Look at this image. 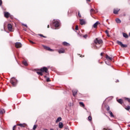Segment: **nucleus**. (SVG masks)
<instances>
[{"label":"nucleus","instance_id":"nucleus-1","mask_svg":"<svg viewBox=\"0 0 130 130\" xmlns=\"http://www.w3.org/2000/svg\"><path fill=\"white\" fill-rule=\"evenodd\" d=\"M102 40L101 39H96L94 40V43H95L96 45V48H100V47H101V46L102 45Z\"/></svg>","mask_w":130,"mask_h":130},{"label":"nucleus","instance_id":"nucleus-2","mask_svg":"<svg viewBox=\"0 0 130 130\" xmlns=\"http://www.w3.org/2000/svg\"><path fill=\"white\" fill-rule=\"evenodd\" d=\"M40 72H37V73L38 75H40V76H43V73H47V71H48V69H47V68L46 67H43V68L40 69Z\"/></svg>","mask_w":130,"mask_h":130},{"label":"nucleus","instance_id":"nucleus-3","mask_svg":"<svg viewBox=\"0 0 130 130\" xmlns=\"http://www.w3.org/2000/svg\"><path fill=\"white\" fill-rule=\"evenodd\" d=\"M17 80L15 78H12L10 80V83L12 84V85L15 87L17 85Z\"/></svg>","mask_w":130,"mask_h":130},{"label":"nucleus","instance_id":"nucleus-4","mask_svg":"<svg viewBox=\"0 0 130 130\" xmlns=\"http://www.w3.org/2000/svg\"><path fill=\"white\" fill-rule=\"evenodd\" d=\"M53 25L56 28L57 27H59V25H60V23L59 21L56 20L53 23Z\"/></svg>","mask_w":130,"mask_h":130},{"label":"nucleus","instance_id":"nucleus-5","mask_svg":"<svg viewBox=\"0 0 130 130\" xmlns=\"http://www.w3.org/2000/svg\"><path fill=\"white\" fill-rule=\"evenodd\" d=\"M4 16L5 18H8L10 17L11 19H13V16L11 15L9 12H4Z\"/></svg>","mask_w":130,"mask_h":130},{"label":"nucleus","instance_id":"nucleus-6","mask_svg":"<svg viewBox=\"0 0 130 130\" xmlns=\"http://www.w3.org/2000/svg\"><path fill=\"white\" fill-rule=\"evenodd\" d=\"M117 43L119 45H120L121 47H122V48L127 47V45H124V44H122V42H120L119 41H117Z\"/></svg>","mask_w":130,"mask_h":130},{"label":"nucleus","instance_id":"nucleus-7","mask_svg":"<svg viewBox=\"0 0 130 130\" xmlns=\"http://www.w3.org/2000/svg\"><path fill=\"white\" fill-rule=\"evenodd\" d=\"M43 47H44V48L45 49H46V50H48L49 51H54V50L50 49V47H47V46H44V45H43Z\"/></svg>","mask_w":130,"mask_h":130},{"label":"nucleus","instance_id":"nucleus-8","mask_svg":"<svg viewBox=\"0 0 130 130\" xmlns=\"http://www.w3.org/2000/svg\"><path fill=\"white\" fill-rule=\"evenodd\" d=\"M8 29L11 32L13 31V26L11 24H8Z\"/></svg>","mask_w":130,"mask_h":130},{"label":"nucleus","instance_id":"nucleus-9","mask_svg":"<svg viewBox=\"0 0 130 130\" xmlns=\"http://www.w3.org/2000/svg\"><path fill=\"white\" fill-rule=\"evenodd\" d=\"M15 46L16 48H20V47H22V44L20 42H17L15 43Z\"/></svg>","mask_w":130,"mask_h":130},{"label":"nucleus","instance_id":"nucleus-10","mask_svg":"<svg viewBox=\"0 0 130 130\" xmlns=\"http://www.w3.org/2000/svg\"><path fill=\"white\" fill-rule=\"evenodd\" d=\"M17 125H18V126H20V127H26L27 124H26L25 123H19L17 124Z\"/></svg>","mask_w":130,"mask_h":130},{"label":"nucleus","instance_id":"nucleus-11","mask_svg":"<svg viewBox=\"0 0 130 130\" xmlns=\"http://www.w3.org/2000/svg\"><path fill=\"white\" fill-rule=\"evenodd\" d=\"M64 52H66V50H64L63 48H61L58 50L59 53H64Z\"/></svg>","mask_w":130,"mask_h":130},{"label":"nucleus","instance_id":"nucleus-12","mask_svg":"<svg viewBox=\"0 0 130 130\" xmlns=\"http://www.w3.org/2000/svg\"><path fill=\"white\" fill-rule=\"evenodd\" d=\"M73 96H76L78 93V90L77 89H74L72 91Z\"/></svg>","mask_w":130,"mask_h":130},{"label":"nucleus","instance_id":"nucleus-13","mask_svg":"<svg viewBox=\"0 0 130 130\" xmlns=\"http://www.w3.org/2000/svg\"><path fill=\"white\" fill-rule=\"evenodd\" d=\"M123 37L124 38L127 39L128 38V35L126 34L125 32H122Z\"/></svg>","mask_w":130,"mask_h":130},{"label":"nucleus","instance_id":"nucleus-14","mask_svg":"<svg viewBox=\"0 0 130 130\" xmlns=\"http://www.w3.org/2000/svg\"><path fill=\"white\" fill-rule=\"evenodd\" d=\"M81 25H85V20L84 19H79Z\"/></svg>","mask_w":130,"mask_h":130},{"label":"nucleus","instance_id":"nucleus-15","mask_svg":"<svg viewBox=\"0 0 130 130\" xmlns=\"http://www.w3.org/2000/svg\"><path fill=\"white\" fill-rule=\"evenodd\" d=\"M118 12H119V9H117L114 10L113 13L115 14V15H117V14H118Z\"/></svg>","mask_w":130,"mask_h":130},{"label":"nucleus","instance_id":"nucleus-16","mask_svg":"<svg viewBox=\"0 0 130 130\" xmlns=\"http://www.w3.org/2000/svg\"><path fill=\"white\" fill-rule=\"evenodd\" d=\"M106 58L107 59V60H109V61H110V60H112V57H110L108 55H106Z\"/></svg>","mask_w":130,"mask_h":130},{"label":"nucleus","instance_id":"nucleus-17","mask_svg":"<svg viewBox=\"0 0 130 130\" xmlns=\"http://www.w3.org/2000/svg\"><path fill=\"white\" fill-rule=\"evenodd\" d=\"M58 126L59 128H62V127H63V124L62 123V122H59Z\"/></svg>","mask_w":130,"mask_h":130},{"label":"nucleus","instance_id":"nucleus-18","mask_svg":"<svg viewBox=\"0 0 130 130\" xmlns=\"http://www.w3.org/2000/svg\"><path fill=\"white\" fill-rule=\"evenodd\" d=\"M63 45H64V46H70V44H69L68 43L66 42H63L62 43Z\"/></svg>","mask_w":130,"mask_h":130},{"label":"nucleus","instance_id":"nucleus-19","mask_svg":"<svg viewBox=\"0 0 130 130\" xmlns=\"http://www.w3.org/2000/svg\"><path fill=\"white\" fill-rule=\"evenodd\" d=\"M6 111L4 109H1L0 110V114H4V113H5Z\"/></svg>","mask_w":130,"mask_h":130},{"label":"nucleus","instance_id":"nucleus-20","mask_svg":"<svg viewBox=\"0 0 130 130\" xmlns=\"http://www.w3.org/2000/svg\"><path fill=\"white\" fill-rule=\"evenodd\" d=\"M99 24V22H98V21H97L96 23H95L93 25V28H96L97 27V26H98V24Z\"/></svg>","mask_w":130,"mask_h":130},{"label":"nucleus","instance_id":"nucleus-21","mask_svg":"<svg viewBox=\"0 0 130 130\" xmlns=\"http://www.w3.org/2000/svg\"><path fill=\"white\" fill-rule=\"evenodd\" d=\"M22 63H23V64H24V66H25L26 67H27V66H28V63L27 62V61H26V60L23 61Z\"/></svg>","mask_w":130,"mask_h":130},{"label":"nucleus","instance_id":"nucleus-22","mask_svg":"<svg viewBox=\"0 0 130 130\" xmlns=\"http://www.w3.org/2000/svg\"><path fill=\"white\" fill-rule=\"evenodd\" d=\"M59 121H61V117H60L57 118V120H56V122H59Z\"/></svg>","mask_w":130,"mask_h":130},{"label":"nucleus","instance_id":"nucleus-23","mask_svg":"<svg viewBox=\"0 0 130 130\" xmlns=\"http://www.w3.org/2000/svg\"><path fill=\"white\" fill-rule=\"evenodd\" d=\"M117 101L118 102V103H120V104H122L123 103L122 100L121 99L117 100Z\"/></svg>","mask_w":130,"mask_h":130},{"label":"nucleus","instance_id":"nucleus-24","mask_svg":"<svg viewBox=\"0 0 130 130\" xmlns=\"http://www.w3.org/2000/svg\"><path fill=\"white\" fill-rule=\"evenodd\" d=\"M115 21H116V23H121V20H120V19H119V18L116 19Z\"/></svg>","mask_w":130,"mask_h":130},{"label":"nucleus","instance_id":"nucleus-25","mask_svg":"<svg viewBox=\"0 0 130 130\" xmlns=\"http://www.w3.org/2000/svg\"><path fill=\"white\" fill-rule=\"evenodd\" d=\"M109 114L111 115V117H114V116L113 115V113H112V112L111 111H109Z\"/></svg>","mask_w":130,"mask_h":130},{"label":"nucleus","instance_id":"nucleus-26","mask_svg":"<svg viewBox=\"0 0 130 130\" xmlns=\"http://www.w3.org/2000/svg\"><path fill=\"white\" fill-rule=\"evenodd\" d=\"M92 13H96V12H95V10H94L93 9H91L90 10V15H92Z\"/></svg>","mask_w":130,"mask_h":130},{"label":"nucleus","instance_id":"nucleus-27","mask_svg":"<svg viewBox=\"0 0 130 130\" xmlns=\"http://www.w3.org/2000/svg\"><path fill=\"white\" fill-rule=\"evenodd\" d=\"M44 78H45L46 79H46L47 82H50V79H49V78H47V76H45Z\"/></svg>","mask_w":130,"mask_h":130},{"label":"nucleus","instance_id":"nucleus-28","mask_svg":"<svg viewBox=\"0 0 130 130\" xmlns=\"http://www.w3.org/2000/svg\"><path fill=\"white\" fill-rule=\"evenodd\" d=\"M80 106H81V107H84V106H85V105L84 104V103L83 102H80L79 103Z\"/></svg>","mask_w":130,"mask_h":130},{"label":"nucleus","instance_id":"nucleus-29","mask_svg":"<svg viewBox=\"0 0 130 130\" xmlns=\"http://www.w3.org/2000/svg\"><path fill=\"white\" fill-rule=\"evenodd\" d=\"M125 109H126V110H129L130 106H127V107H125Z\"/></svg>","mask_w":130,"mask_h":130},{"label":"nucleus","instance_id":"nucleus-30","mask_svg":"<svg viewBox=\"0 0 130 130\" xmlns=\"http://www.w3.org/2000/svg\"><path fill=\"white\" fill-rule=\"evenodd\" d=\"M105 63H106V64H108V66H110V62H108L107 61H105Z\"/></svg>","mask_w":130,"mask_h":130},{"label":"nucleus","instance_id":"nucleus-31","mask_svg":"<svg viewBox=\"0 0 130 130\" xmlns=\"http://www.w3.org/2000/svg\"><path fill=\"white\" fill-rule=\"evenodd\" d=\"M37 128V125H34L33 127V130H35Z\"/></svg>","mask_w":130,"mask_h":130},{"label":"nucleus","instance_id":"nucleus-32","mask_svg":"<svg viewBox=\"0 0 130 130\" xmlns=\"http://www.w3.org/2000/svg\"><path fill=\"white\" fill-rule=\"evenodd\" d=\"M88 120H89V121H91V120H92V117H91V116H89L88 117Z\"/></svg>","mask_w":130,"mask_h":130},{"label":"nucleus","instance_id":"nucleus-33","mask_svg":"<svg viewBox=\"0 0 130 130\" xmlns=\"http://www.w3.org/2000/svg\"><path fill=\"white\" fill-rule=\"evenodd\" d=\"M78 17H79V18L82 17V16L81 15V14L80 13V12H78Z\"/></svg>","mask_w":130,"mask_h":130},{"label":"nucleus","instance_id":"nucleus-34","mask_svg":"<svg viewBox=\"0 0 130 130\" xmlns=\"http://www.w3.org/2000/svg\"><path fill=\"white\" fill-rule=\"evenodd\" d=\"M75 30H79V26H78V25H76V26Z\"/></svg>","mask_w":130,"mask_h":130},{"label":"nucleus","instance_id":"nucleus-35","mask_svg":"<svg viewBox=\"0 0 130 130\" xmlns=\"http://www.w3.org/2000/svg\"><path fill=\"white\" fill-rule=\"evenodd\" d=\"M107 111H109V110H110V107H109V106H108L107 107Z\"/></svg>","mask_w":130,"mask_h":130},{"label":"nucleus","instance_id":"nucleus-36","mask_svg":"<svg viewBox=\"0 0 130 130\" xmlns=\"http://www.w3.org/2000/svg\"><path fill=\"white\" fill-rule=\"evenodd\" d=\"M105 33H106L107 35H108V34H109V31L107 30H105Z\"/></svg>","mask_w":130,"mask_h":130},{"label":"nucleus","instance_id":"nucleus-37","mask_svg":"<svg viewBox=\"0 0 130 130\" xmlns=\"http://www.w3.org/2000/svg\"><path fill=\"white\" fill-rule=\"evenodd\" d=\"M39 36H41V37H44V38H46V37H45L43 35H41V34H40Z\"/></svg>","mask_w":130,"mask_h":130},{"label":"nucleus","instance_id":"nucleus-38","mask_svg":"<svg viewBox=\"0 0 130 130\" xmlns=\"http://www.w3.org/2000/svg\"><path fill=\"white\" fill-rule=\"evenodd\" d=\"M30 43H31L32 44H35V43H34L33 41H29Z\"/></svg>","mask_w":130,"mask_h":130},{"label":"nucleus","instance_id":"nucleus-39","mask_svg":"<svg viewBox=\"0 0 130 130\" xmlns=\"http://www.w3.org/2000/svg\"><path fill=\"white\" fill-rule=\"evenodd\" d=\"M103 130H111V129H109L108 128H105Z\"/></svg>","mask_w":130,"mask_h":130},{"label":"nucleus","instance_id":"nucleus-40","mask_svg":"<svg viewBox=\"0 0 130 130\" xmlns=\"http://www.w3.org/2000/svg\"><path fill=\"white\" fill-rule=\"evenodd\" d=\"M3 5V1L2 0H0V6Z\"/></svg>","mask_w":130,"mask_h":130},{"label":"nucleus","instance_id":"nucleus-41","mask_svg":"<svg viewBox=\"0 0 130 130\" xmlns=\"http://www.w3.org/2000/svg\"><path fill=\"white\" fill-rule=\"evenodd\" d=\"M83 37H84V38H87V37H88V35H85L83 36Z\"/></svg>","mask_w":130,"mask_h":130},{"label":"nucleus","instance_id":"nucleus-42","mask_svg":"<svg viewBox=\"0 0 130 130\" xmlns=\"http://www.w3.org/2000/svg\"><path fill=\"white\" fill-rule=\"evenodd\" d=\"M126 100H127V101H128V102L130 103V99L126 98Z\"/></svg>","mask_w":130,"mask_h":130},{"label":"nucleus","instance_id":"nucleus-43","mask_svg":"<svg viewBox=\"0 0 130 130\" xmlns=\"http://www.w3.org/2000/svg\"><path fill=\"white\" fill-rule=\"evenodd\" d=\"M22 25L23 26H24V27H27V24H22Z\"/></svg>","mask_w":130,"mask_h":130},{"label":"nucleus","instance_id":"nucleus-44","mask_svg":"<svg viewBox=\"0 0 130 130\" xmlns=\"http://www.w3.org/2000/svg\"><path fill=\"white\" fill-rule=\"evenodd\" d=\"M15 128H16V125L13 126V130H15Z\"/></svg>","mask_w":130,"mask_h":130},{"label":"nucleus","instance_id":"nucleus-45","mask_svg":"<svg viewBox=\"0 0 130 130\" xmlns=\"http://www.w3.org/2000/svg\"><path fill=\"white\" fill-rule=\"evenodd\" d=\"M103 56V53L102 52V53H101V56Z\"/></svg>","mask_w":130,"mask_h":130},{"label":"nucleus","instance_id":"nucleus-46","mask_svg":"<svg viewBox=\"0 0 130 130\" xmlns=\"http://www.w3.org/2000/svg\"><path fill=\"white\" fill-rule=\"evenodd\" d=\"M107 37H110V36H109V34H108V35H107Z\"/></svg>","mask_w":130,"mask_h":130},{"label":"nucleus","instance_id":"nucleus-47","mask_svg":"<svg viewBox=\"0 0 130 130\" xmlns=\"http://www.w3.org/2000/svg\"><path fill=\"white\" fill-rule=\"evenodd\" d=\"M91 0H86L87 2H90Z\"/></svg>","mask_w":130,"mask_h":130},{"label":"nucleus","instance_id":"nucleus-48","mask_svg":"<svg viewBox=\"0 0 130 130\" xmlns=\"http://www.w3.org/2000/svg\"><path fill=\"white\" fill-rule=\"evenodd\" d=\"M47 28H49V25H48Z\"/></svg>","mask_w":130,"mask_h":130},{"label":"nucleus","instance_id":"nucleus-49","mask_svg":"<svg viewBox=\"0 0 130 130\" xmlns=\"http://www.w3.org/2000/svg\"><path fill=\"white\" fill-rule=\"evenodd\" d=\"M117 82H119V80H117V81H116V83H117Z\"/></svg>","mask_w":130,"mask_h":130},{"label":"nucleus","instance_id":"nucleus-50","mask_svg":"<svg viewBox=\"0 0 130 130\" xmlns=\"http://www.w3.org/2000/svg\"><path fill=\"white\" fill-rule=\"evenodd\" d=\"M128 127H130V124L128 125Z\"/></svg>","mask_w":130,"mask_h":130}]
</instances>
